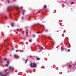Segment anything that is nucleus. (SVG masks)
<instances>
[{
	"label": "nucleus",
	"instance_id": "1",
	"mask_svg": "<svg viewBox=\"0 0 76 76\" xmlns=\"http://www.w3.org/2000/svg\"><path fill=\"white\" fill-rule=\"evenodd\" d=\"M30 67L31 68L34 67L36 68L37 67V65L35 63H33L32 62H31L30 63Z\"/></svg>",
	"mask_w": 76,
	"mask_h": 76
},
{
	"label": "nucleus",
	"instance_id": "2",
	"mask_svg": "<svg viewBox=\"0 0 76 76\" xmlns=\"http://www.w3.org/2000/svg\"><path fill=\"white\" fill-rule=\"evenodd\" d=\"M9 69L10 70H13L14 69L13 68V67H12L11 66H10L9 67Z\"/></svg>",
	"mask_w": 76,
	"mask_h": 76
},
{
	"label": "nucleus",
	"instance_id": "3",
	"mask_svg": "<svg viewBox=\"0 0 76 76\" xmlns=\"http://www.w3.org/2000/svg\"><path fill=\"white\" fill-rule=\"evenodd\" d=\"M14 57H15L16 58H18L19 56L17 55H14Z\"/></svg>",
	"mask_w": 76,
	"mask_h": 76
},
{
	"label": "nucleus",
	"instance_id": "4",
	"mask_svg": "<svg viewBox=\"0 0 76 76\" xmlns=\"http://www.w3.org/2000/svg\"><path fill=\"white\" fill-rule=\"evenodd\" d=\"M36 58L37 60L39 61L40 60V58H39L37 56H36Z\"/></svg>",
	"mask_w": 76,
	"mask_h": 76
},
{
	"label": "nucleus",
	"instance_id": "5",
	"mask_svg": "<svg viewBox=\"0 0 76 76\" xmlns=\"http://www.w3.org/2000/svg\"><path fill=\"white\" fill-rule=\"evenodd\" d=\"M8 73H9L8 72H7V73H5V75H2V76H6L7 75H8Z\"/></svg>",
	"mask_w": 76,
	"mask_h": 76
},
{
	"label": "nucleus",
	"instance_id": "6",
	"mask_svg": "<svg viewBox=\"0 0 76 76\" xmlns=\"http://www.w3.org/2000/svg\"><path fill=\"white\" fill-rule=\"evenodd\" d=\"M11 26H12L13 27V25H15V24H14V23H11Z\"/></svg>",
	"mask_w": 76,
	"mask_h": 76
},
{
	"label": "nucleus",
	"instance_id": "7",
	"mask_svg": "<svg viewBox=\"0 0 76 76\" xmlns=\"http://www.w3.org/2000/svg\"><path fill=\"white\" fill-rule=\"evenodd\" d=\"M7 2H8V3H11V1H10L9 0H7Z\"/></svg>",
	"mask_w": 76,
	"mask_h": 76
},
{
	"label": "nucleus",
	"instance_id": "8",
	"mask_svg": "<svg viewBox=\"0 0 76 76\" xmlns=\"http://www.w3.org/2000/svg\"><path fill=\"white\" fill-rule=\"evenodd\" d=\"M4 74H3V73H0V75L2 76V75H3Z\"/></svg>",
	"mask_w": 76,
	"mask_h": 76
},
{
	"label": "nucleus",
	"instance_id": "9",
	"mask_svg": "<svg viewBox=\"0 0 76 76\" xmlns=\"http://www.w3.org/2000/svg\"><path fill=\"white\" fill-rule=\"evenodd\" d=\"M9 64V63H7V64H6L5 65V66L7 67L8 66V65Z\"/></svg>",
	"mask_w": 76,
	"mask_h": 76
},
{
	"label": "nucleus",
	"instance_id": "10",
	"mask_svg": "<svg viewBox=\"0 0 76 76\" xmlns=\"http://www.w3.org/2000/svg\"><path fill=\"white\" fill-rule=\"evenodd\" d=\"M16 9L17 10H19L20 9V8H19V7H16Z\"/></svg>",
	"mask_w": 76,
	"mask_h": 76
},
{
	"label": "nucleus",
	"instance_id": "11",
	"mask_svg": "<svg viewBox=\"0 0 76 76\" xmlns=\"http://www.w3.org/2000/svg\"><path fill=\"white\" fill-rule=\"evenodd\" d=\"M3 62H4V60H3V61H0V63H1V64L2 63H3Z\"/></svg>",
	"mask_w": 76,
	"mask_h": 76
},
{
	"label": "nucleus",
	"instance_id": "12",
	"mask_svg": "<svg viewBox=\"0 0 76 76\" xmlns=\"http://www.w3.org/2000/svg\"><path fill=\"white\" fill-rule=\"evenodd\" d=\"M28 61V59H26V62H25V63L26 64Z\"/></svg>",
	"mask_w": 76,
	"mask_h": 76
},
{
	"label": "nucleus",
	"instance_id": "13",
	"mask_svg": "<svg viewBox=\"0 0 76 76\" xmlns=\"http://www.w3.org/2000/svg\"><path fill=\"white\" fill-rule=\"evenodd\" d=\"M43 8H44V9H46V5H45L44 7H43Z\"/></svg>",
	"mask_w": 76,
	"mask_h": 76
},
{
	"label": "nucleus",
	"instance_id": "14",
	"mask_svg": "<svg viewBox=\"0 0 76 76\" xmlns=\"http://www.w3.org/2000/svg\"><path fill=\"white\" fill-rule=\"evenodd\" d=\"M38 25H39V23H37V24H34V25L35 26H37Z\"/></svg>",
	"mask_w": 76,
	"mask_h": 76
},
{
	"label": "nucleus",
	"instance_id": "15",
	"mask_svg": "<svg viewBox=\"0 0 76 76\" xmlns=\"http://www.w3.org/2000/svg\"><path fill=\"white\" fill-rule=\"evenodd\" d=\"M29 42H32V40L31 39H30V40H29Z\"/></svg>",
	"mask_w": 76,
	"mask_h": 76
},
{
	"label": "nucleus",
	"instance_id": "16",
	"mask_svg": "<svg viewBox=\"0 0 76 76\" xmlns=\"http://www.w3.org/2000/svg\"><path fill=\"white\" fill-rule=\"evenodd\" d=\"M74 3V2H71V3H70V4H73Z\"/></svg>",
	"mask_w": 76,
	"mask_h": 76
},
{
	"label": "nucleus",
	"instance_id": "17",
	"mask_svg": "<svg viewBox=\"0 0 76 76\" xmlns=\"http://www.w3.org/2000/svg\"><path fill=\"white\" fill-rule=\"evenodd\" d=\"M35 35H33V37H34V38H35Z\"/></svg>",
	"mask_w": 76,
	"mask_h": 76
},
{
	"label": "nucleus",
	"instance_id": "18",
	"mask_svg": "<svg viewBox=\"0 0 76 76\" xmlns=\"http://www.w3.org/2000/svg\"><path fill=\"white\" fill-rule=\"evenodd\" d=\"M23 19H24V18L23 16H22V19L23 20Z\"/></svg>",
	"mask_w": 76,
	"mask_h": 76
},
{
	"label": "nucleus",
	"instance_id": "19",
	"mask_svg": "<svg viewBox=\"0 0 76 76\" xmlns=\"http://www.w3.org/2000/svg\"><path fill=\"white\" fill-rule=\"evenodd\" d=\"M70 51V50L69 49V50H68V52H69Z\"/></svg>",
	"mask_w": 76,
	"mask_h": 76
},
{
	"label": "nucleus",
	"instance_id": "20",
	"mask_svg": "<svg viewBox=\"0 0 76 76\" xmlns=\"http://www.w3.org/2000/svg\"><path fill=\"white\" fill-rule=\"evenodd\" d=\"M4 60L7 61V59H6V58H5V59H4Z\"/></svg>",
	"mask_w": 76,
	"mask_h": 76
},
{
	"label": "nucleus",
	"instance_id": "21",
	"mask_svg": "<svg viewBox=\"0 0 76 76\" xmlns=\"http://www.w3.org/2000/svg\"><path fill=\"white\" fill-rule=\"evenodd\" d=\"M22 11H23V12H25V10H22Z\"/></svg>",
	"mask_w": 76,
	"mask_h": 76
},
{
	"label": "nucleus",
	"instance_id": "22",
	"mask_svg": "<svg viewBox=\"0 0 76 76\" xmlns=\"http://www.w3.org/2000/svg\"><path fill=\"white\" fill-rule=\"evenodd\" d=\"M17 31H19V29H17Z\"/></svg>",
	"mask_w": 76,
	"mask_h": 76
},
{
	"label": "nucleus",
	"instance_id": "23",
	"mask_svg": "<svg viewBox=\"0 0 76 76\" xmlns=\"http://www.w3.org/2000/svg\"><path fill=\"white\" fill-rule=\"evenodd\" d=\"M45 31H46V32H48V30H45Z\"/></svg>",
	"mask_w": 76,
	"mask_h": 76
},
{
	"label": "nucleus",
	"instance_id": "24",
	"mask_svg": "<svg viewBox=\"0 0 76 76\" xmlns=\"http://www.w3.org/2000/svg\"><path fill=\"white\" fill-rule=\"evenodd\" d=\"M40 33V32H37V33L38 34H39Z\"/></svg>",
	"mask_w": 76,
	"mask_h": 76
},
{
	"label": "nucleus",
	"instance_id": "25",
	"mask_svg": "<svg viewBox=\"0 0 76 76\" xmlns=\"http://www.w3.org/2000/svg\"><path fill=\"white\" fill-rule=\"evenodd\" d=\"M26 31H27V32L28 31V29H27V30H26Z\"/></svg>",
	"mask_w": 76,
	"mask_h": 76
},
{
	"label": "nucleus",
	"instance_id": "26",
	"mask_svg": "<svg viewBox=\"0 0 76 76\" xmlns=\"http://www.w3.org/2000/svg\"><path fill=\"white\" fill-rule=\"evenodd\" d=\"M55 42V41H53V43H54Z\"/></svg>",
	"mask_w": 76,
	"mask_h": 76
},
{
	"label": "nucleus",
	"instance_id": "27",
	"mask_svg": "<svg viewBox=\"0 0 76 76\" xmlns=\"http://www.w3.org/2000/svg\"><path fill=\"white\" fill-rule=\"evenodd\" d=\"M20 52H23V50L21 51Z\"/></svg>",
	"mask_w": 76,
	"mask_h": 76
},
{
	"label": "nucleus",
	"instance_id": "28",
	"mask_svg": "<svg viewBox=\"0 0 76 76\" xmlns=\"http://www.w3.org/2000/svg\"><path fill=\"white\" fill-rule=\"evenodd\" d=\"M23 15H24V13H23Z\"/></svg>",
	"mask_w": 76,
	"mask_h": 76
},
{
	"label": "nucleus",
	"instance_id": "29",
	"mask_svg": "<svg viewBox=\"0 0 76 76\" xmlns=\"http://www.w3.org/2000/svg\"><path fill=\"white\" fill-rule=\"evenodd\" d=\"M24 31H23L22 32V34H24Z\"/></svg>",
	"mask_w": 76,
	"mask_h": 76
},
{
	"label": "nucleus",
	"instance_id": "30",
	"mask_svg": "<svg viewBox=\"0 0 76 76\" xmlns=\"http://www.w3.org/2000/svg\"><path fill=\"white\" fill-rule=\"evenodd\" d=\"M42 50H43V48H42Z\"/></svg>",
	"mask_w": 76,
	"mask_h": 76
},
{
	"label": "nucleus",
	"instance_id": "31",
	"mask_svg": "<svg viewBox=\"0 0 76 76\" xmlns=\"http://www.w3.org/2000/svg\"><path fill=\"white\" fill-rule=\"evenodd\" d=\"M64 50V49H63V48L62 49V50Z\"/></svg>",
	"mask_w": 76,
	"mask_h": 76
},
{
	"label": "nucleus",
	"instance_id": "32",
	"mask_svg": "<svg viewBox=\"0 0 76 76\" xmlns=\"http://www.w3.org/2000/svg\"><path fill=\"white\" fill-rule=\"evenodd\" d=\"M12 50H14V49H13V48H12Z\"/></svg>",
	"mask_w": 76,
	"mask_h": 76
},
{
	"label": "nucleus",
	"instance_id": "33",
	"mask_svg": "<svg viewBox=\"0 0 76 76\" xmlns=\"http://www.w3.org/2000/svg\"><path fill=\"white\" fill-rule=\"evenodd\" d=\"M6 40H6V39H5V41H6Z\"/></svg>",
	"mask_w": 76,
	"mask_h": 76
},
{
	"label": "nucleus",
	"instance_id": "34",
	"mask_svg": "<svg viewBox=\"0 0 76 76\" xmlns=\"http://www.w3.org/2000/svg\"><path fill=\"white\" fill-rule=\"evenodd\" d=\"M2 35H3V34H2Z\"/></svg>",
	"mask_w": 76,
	"mask_h": 76
}]
</instances>
